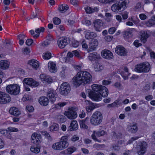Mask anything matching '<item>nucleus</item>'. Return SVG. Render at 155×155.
Masks as SVG:
<instances>
[{"instance_id":"f257e3e1","label":"nucleus","mask_w":155,"mask_h":155,"mask_svg":"<svg viewBox=\"0 0 155 155\" xmlns=\"http://www.w3.org/2000/svg\"><path fill=\"white\" fill-rule=\"evenodd\" d=\"M92 80V77L87 71H82L78 72L72 79L73 85L76 87L81 85L89 84Z\"/></svg>"},{"instance_id":"f03ea898","label":"nucleus","mask_w":155,"mask_h":155,"mask_svg":"<svg viewBox=\"0 0 155 155\" xmlns=\"http://www.w3.org/2000/svg\"><path fill=\"white\" fill-rule=\"evenodd\" d=\"M128 3V0H120L118 3L113 4L111 7V9L115 12L123 11L127 8Z\"/></svg>"},{"instance_id":"7ed1b4c3","label":"nucleus","mask_w":155,"mask_h":155,"mask_svg":"<svg viewBox=\"0 0 155 155\" xmlns=\"http://www.w3.org/2000/svg\"><path fill=\"white\" fill-rule=\"evenodd\" d=\"M102 119L103 116L101 113L96 111L92 114L91 117L90 122L92 125H98L102 122Z\"/></svg>"},{"instance_id":"20e7f679","label":"nucleus","mask_w":155,"mask_h":155,"mask_svg":"<svg viewBox=\"0 0 155 155\" xmlns=\"http://www.w3.org/2000/svg\"><path fill=\"white\" fill-rule=\"evenodd\" d=\"M150 68V66L149 63L145 62L136 65L134 70L138 73H147Z\"/></svg>"},{"instance_id":"39448f33","label":"nucleus","mask_w":155,"mask_h":155,"mask_svg":"<svg viewBox=\"0 0 155 155\" xmlns=\"http://www.w3.org/2000/svg\"><path fill=\"white\" fill-rule=\"evenodd\" d=\"M6 90L10 94L16 95L19 93L20 87L17 84H10L6 86Z\"/></svg>"},{"instance_id":"423d86ee","label":"nucleus","mask_w":155,"mask_h":155,"mask_svg":"<svg viewBox=\"0 0 155 155\" xmlns=\"http://www.w3.org/2000/svg\"><path fill=\"white\" fill-rule=\"evenodd\" d=\"M147 144L145 142H141L137 146V152L139 155H143L146 151Z\"/></svg>"},{"instance_id":"0eeeda50","label":"nucleus","mask_w":155,"mask_h":155,"mask_svg":"<svg viewBox=\"0 0 155 155\" xmlns=\"http://www.w3.org/2000/svg\"><path fill=\"white\" fill-rule=\"evenodd\" d=\"M70 39L67 37H62L59 38L57 41L58 45L60 48H64L70 42Z\"/></svg>"},{"instance_id":"6e6552de","label":"nucleus","mask_w":155,"mask_h":155,"mask_svg":"<svg viewBox=\"0 0 155 155\" xmlns=\"http://www.w3.org/2000/svg\"><path fill=\"white\" fill-rule=\"evenodd\" d=\"M71 87L69 84L67 82L63 83L60 87V93L62 95H66L70 91Z\"/></svg>"},{"instance_id":"1a4fd4ad","label":"nucleus","mask_w":155,"mask_h":155,"mask_svg":"<svg viewBox=\"0 0 155 155\" xmlns=\"http://www.w3.org/2000/svg\"><path fill=\"white\" fill-rule=\"evenodd\" d=\"M11 101V98L8 94L0 91V104H5L8 103Z\"/></svg>"},{"instance_id":"9d476101","label":"nucleus","mask_w":155,"mask_h":155,"mask_svg":"<svg viewBox=\"0 0 155 155\" xmlns=\"http://www.w3.org/2000/svg\"><path fill=\"white\" fill-rule=\"evenodd\" d=\"M31 142L36 145H39L41 142V135L39 134L36 133H33L31 136Z\"/></svg>"},{"instance_id":"9b49d317","label":"nucleus","mask_w":155,"mask_h":155,"mask_svg":"<svg viewBox=\"0 0 155 155\" xmlns=\"http://www.w3.org/2000/svg\"><path fill=\"white\" fill-rule=\"evenodd\" d=\"M74 109L73 107L69 108L67 111L64 113V115L70 119H73L76 118L77 116V114Z\"/></svg>"},{"instance_id":"f8f14e48","label":"nucleus","mask_w":155,"mask_h":155,"mask_svg":"<svg viewBox=\"0 0 155 155\" xmlns=\"http://www.w3.org/2000/svg\"><path fill=\"white\" fill-rule=\"evenodd\" d=\"M24 84H26L30 86L36 87L39 85V83L36 82L32 78H25L23 81Z\"/></svg>"},{"instance_id":"ddd939ff","label":"nucleus","mask_w":155,"mask_h":155,"mask_svg":"<svg viewBox=\"0 0 155 155\" xmlns=\"http://www.w3.org/2000/svg\"><path fill=\"white\" fill-rule=\"evenodd\" d=\"M67 147L66 143L64 142L62 143L61 141L54 143L52 146V147L54 149L57 150H62Z\"/></svg>"},{"instance_id":"4468645a","label":"nucleus","mask_w":155,"mask_h":155,"mask_svg":"<svg viewBox=\"0 0 155 155\" xmlns=\"http://www.w3.org/2000/svg\"><path fill=\"white\" fill-rule=\"evenodd\" d=\"M116 53L118 55L124 56L126 55L127 52L125 48L121 45H118L115 49Z\"/></svg>"},{"instance_id":"2eb2a0df","label":"nucleus","mask_w":155,"mask_h":155,"mask_svg":"<svg viewBox=\"0 0 155 155\" xmlns=\"http://www.w3.org/2000/svg\"><path fill=\"white\" fill-rule=\"evenodd\" d=\"M88 94L89 97L94 101H99L101 100L102 97L101 95L96 93L95 92L91 91L89 92Z\"/></svg>"},{"instance_id":"dca6fc26","label":"nucleus","mask_w":155,"mask_h":155,"mask_svg":"<svg viewBox=\"0 0 155 155\" xmlns=\"http://www.w3.org/2000/svg\"><path fill=\"white\" fill-rule=\"evenodd\" d=\"M56 95V92L53 90H49L47 93V96L52 103L55 101Z\"/></svg>"},{"instance_id":"f3484780","label":"nucleus","mask_w":155,"mask_h":155,"mask_svg":"<svg viewBox=\"0 0 155 155\" xmlns=\"http://www.w3.org/2000/svg\"><path fill=\"white\" fill-rule=\"evenodd\" d=\"M98 45V41L96 39H92L91 40L89 45L88 52L94 51Z\"/></svg>"},{"instance_id":"a211bd4d","label":"nucleus","mask_w":155,"mask_h":155,"mask_svg":"<svg viewBox=\"0 0 155 155\" xmlns=\"http://www.w3.org/2000/svg\"><path fill=\"white\" fill-rule=\"evenodd\" d=\"M101 54L103 58L107 59H111L113 58L112 53L108 50H104L102 51Z\"/></svg>"},{"instance_id":"6ab92c4d","label":"nucleus","mask_w":155,"mask_h":155,"mask_svg":"<svg viewBox=\"0 0 155 155\" xmlns=\"http://www.w3.org/2000/svg\"><path fill=\"white\" fill-rule=\"evenodd\" d=\"M94 27L97 31H101V27L103 25V23L102 21L100 19H97L94 22Z\"/></svg>"},{"instance_id":"aec40b11","label":"nucleus","mask_w":155,"mask_h":155,"mask_svg":"<svg viewBox=\"0 0 155 155\" xmlns=\"http://www.w3.org/2000/svg\"><path fill=\"white\" fill-rule=\"evenodd\" d=\"M78 128V125L77 122L76 120L71 121L70 126L69 127L68 130V131L75 130Z\"/></svg>"},{"instance_id":"412c9836","label":"nucleus","mask_w":155,"mask_h":155,"mask_svg":"<svg viewBox=\"0 0 155 155\" xmlns=\"http://www.w3.org/2000/svg\"><path fill=\"white\" fill-rule=\"evenodd\" d=\"M49 71L52 73H55L57 71L56 64L52 61H50L48 64Z\"/></svg>"},{"instance_id":"4be33fe9","label":"nucleus","mask_w":155,"mask_h":155,"mask_svg":"<svg viewBox=\"0 0 155 155\" xmlns=\"http://www.w3.org/2000/svg\"><path fill=\"white\" fill-rule=\"evenodd\" d=\"M9 112L11 114L16 117H18L21 114L20 111L15 107H11L9 110Z\"/></svg>"},{"instance_id":"5701e85b","label":"nucleus","mask_w":155,"mask_h":155,"mask_svg":"<svg viewBox=\"0 0 155 155\" xmlns=\"http://www.w3.org/2000/svg\"><path fill=\"white\" fill-rule=\"evenodd\" d=\"M140 34L141 38H143L142 40L145 42L146 41V39L151 35V33L150 31L147 30V31H141Z\"/></svg>"},{"instance_id":"b1692460","label":"nucleus","mask_w":155,"mask_h":155,"mask_svg":"<svg viewBox=\"0 0 155 155\" xmlns=\"http://www.w3.org/2000/svg\"><path fill=\"white\" fill-rule=\"evenodd\" d=\"M85 103L87 105L86 110L88 112H90L94 109L95 106L94 104L90 101L86 100Z\"/></svg>"},{"instance_id":"393cba45","label":"nucleus","mask_w":155,"mask_h":155,"mask_svg":"<svg viewBox=\"0 0 155 155\" xmlns=\"http://www.w3.org/2000/svg\"><path fill=\"white\" fill-rule=\"evenodd\" d=\"M9 63L7 60H2L0 61V68L2 69H8L9 66Z\"/></svg>"},{"instance_id":"a878e982","label":"nucleus","mask_w":155,"mask_h":155,"mask_svg":"<svg viewBox=\"0 0 155 155\" xmlns=\"http://www.w3.org/2000/svg\"><path fill=\"white\" fill-rule=\"evenodd\" d=\"M28 63L35 69H37L39 66V62L36 60H30L28 61Z\"/></svg>"},{"instance_id":"bb28decb","label":"nucleus","mask_w":155,"mask_h":155,"mask_svg":"<svg viewBox=\"0 0 155 155\" xmlns=\"http://www.w3.org/2000/svg\"><path fill=\"white\" fill-rule=\"evenodd\" d=\"M39 102L41 105L46 106L48 103V99L46 97L42 96L40 98Z\"/></svg>"},{"instance_id":"cd10ccee","label":"nucleus","mask_w":155,"mask_h":155,"mask_svg":"<svg viewBox=\"0 0 155 155\" xmlns=\"http://www.w3.org/2000/svg\"><path fill=\"white\" fill-rule=\"evenodd\" d=\"M145 25L148 27H150L155 25V15L153 16L150 19L145 22Z\"/></svg>"},{"instance_id":"c85d7f7f","label":"nucleus","mask_w":155,"mask_h":155,"mask_svg":"<svg viewBox=\"0 0 155 155\" xmlns=\"http://www.w3.org/2000/svg\"><path fill=\"white\" fill-rule=\"evenodd\" d=\"M99 94L101 95V97H106L108 94V90L105 87L103 86L101 87V89L99 92Z\"/></svg>"},{"instance_id":"c756f323","label":"nucleus","mask_w":155,"mask_h":155,"mask_svg":"<svg viewBox=\"0 0 155 155\" xmlns=\"http://www.w3.org/2000/svg\"><path fill=\"white\" fill-rule=\"evenodd\" d=\"M100 58L99 54L97 53H93L89 54L88 59L91 61H94L96 59H99Z\"/></svg>"},{"instance_id":"7c9ffc66","label":"nucleus","mask_w":155,"mask_h":155,"mask_svg":"<svg viewBox=\"0 0 155 155\" xmlns=\"http://www.w3.org/2000/svg\"><path fill=\"white\" fill-rule=\"evenodd\" d=\"M88 120V118H86L84 120H80V125L81 128L83 129H87L88 128V126L86 124V121Z\"/></svg>"},{"instance_id":"2f4dec72","label":"nucleus","mask_w":155,"mask_h":155,"mask_svg":"<svg viewBox=\"0 0 155 155\" xmlns=\"http://www.w3.org/2000/svg\"><path fill=\"white\" fill-rule=\"evenodd\" d=\"M68 8L69 7L68 5L64 4L59 6L58 10L60 12L63 13L65 12Z\"/></svg>"},{"instance_id":"473e14b6","label":"nucleus","mask_w":155,"mask_h":155,"mask_svg":"<svg viewBox=\"0 0 155 155\" xmlns=\"http://www.w3.org/2000/svg\"><path fill=\"white\" fill-rule=\"evenodd\" d=\"M97 36V35L95 33L93 32H88L85 34V38L87 39H91L93 38H95Z\"/></svg>"},{"instance_id":"72a5a7b5","label":"nucleus","mask_w":155,"mask_h":155,"mask_svg":"<svg viewBox=\"0 0 155 155\" xmlns=\"http://www.w3.org/2000/svg\"><path fill=\"white\" fill-rule=\"evenodd\" d=\"M124 70L125 72V74H124V73L122 72H121L120 74L124 79L126 80L128 78V77L130 73L128 72V69L127 67L124 68Z\"/></svg>"},{"instance_id":"f704fd0d","label":"nucleus","mask_w":155,"mask_h":155,"mask_svg":"<svg viewBox=\"0 0 155 155\" xmlns=\"http://www.w3.org/2000/svg\"><path fill=\"white\" fill-rule=\"evenodd\" d=\"M127 128L128 130L132 133H135L137 130V127L136 124L128 126Z\"/></svg>"},{"instance_id":"c9c22d12","label":"nucleus","mask_w":155,"mask_h":155,"mask_svg":"<svg viewBox=\"0 0 155 155\" xmlns=\"http://www.w3.org/2000/svg\"><path fill=\"white\" fill-rule=\"evenodd\" d=\"M103 86L101 85L97 84H94L91 86L92 90L94 91L100 92L101 89V87Z\"/></svg>"},{"instance_id":"e433bc0d","label":"nucleus","mask_w":155,"mask_h":155,"mask_svg":"<svg viewBox=\"0 0 155 155\" xmlns=\"http://www.w3.org/2000/svg\"><path fill=\"white\" fill-rule=\"evenodd\" d=\"M132 36V30H129L125 31L124 32V38L128 39L131 37Z\"/></svg>"},{"instance_id":"4c0bfd02","label":"nucleus","mask_w":155,"mask_h":155,"mask_svg":"<svg viewBox=\"0 0 155 155\" xmlns=\"http://www.w3.org/2000/svg\"><path fill=\"white\" fill-rule=\"evenodd\" d=\"M77 150L76 147L74 146H72L69 147L66 150V153L68 154H71L73 152H75Z\"/></svg>"},{"instance_id":"58836bf2","label":"nucleus","mask_w":155,"mask_h":155,"mask_svg":"<svg viewBox=\"0 0 155 155\" xmlns=\"http://www.w3.org/2000/svg\"><path fill=\"white\" fill-rule=\"evenodd\" d=\"M50 130L51 131H57L59 130V125L56 123H54L53 125L49 127Z\"/></svg>"},{"instance_id":"ea45409f","label":"nucleus","mask_w":155,"mask_h":155,"mask_svg":"<svg viewBox=\"0 0 155 155\" xmlns=\"http://www.w3.org/2000/svg\"><path fill=\"white\" fill-rule=\"evenodd\" d=\"M94 68L95 71H98L103 70L104 67L101 64L99 63H96L94 66Z\"/></svg>"},{"instance_id":"a19ab883","label":"nucleus","mask_w":155,"mask_h":155,"mask_svg":"<svg viewBox=\"0 0 155 155\" xmlns=\"http://www.w3.org/2000/svg\"><path fill=\"white\" fill-rule=\"evenodd\" d=\"M43 58L45 60H48L50 59L51 57V54L49 52H47L43 54Z\"/></svg>"},{"instance_id":"79ce46f5","label":"nucleus","mask_w":155,"mask_h":155,"mask_svg":"<svg viewBox=\"0 0 155 155\" xmlns=\"http://www.w3.org/2000/svg\"><path fill=\"white\" fill-rule=\"evenodd\" d=\"M69 136L66 135L62 136L61 138V141H60L62 143L64 142V143H66V145H67V146L68 147V143L67 141L68 139Z\"/></svg>"},{"instance_id":"37998d69","label":"nucleus","mask_w":155,"mask_h":155,"mask_svg":"<svg viewBox=\"0 0 155 155\" xmlns=\"http://www.w3.org/2000/svg\"><path fill=\"white\" fill-rule=\"evenodd\" d=\"M85 11L87 13H91L94 12L95 11H98V10L96 8H94V9H93L91 7H87L85 9Z\"/></svg>"},{"instance_id":"c03bdc74","label":"nucleus","mask_w":155,"mask_h":155,"mask_svg":"<svg viewBox=\"0 0 155 155\" xmlns=\"http://www.w3.org/2000/svg\"><path fill=\"white\" fill-rule=\"evenodd\" d=\"M66 103L65 102H60L55 105V108L57 109H60L61 107L65 105Z\"/></svg>"},{"instance_id":"a18cd8bd","label":"nucleus","mask_w":155,"mask_h":155,"mask_svg":"<svg viewBox=\"0 0 155 155\" xmlns=\"http://www.w3.org/2000/svg\"><path fill=\"white\" fill-rule=\"evenodd\" d=\"M31 151L35 153H38L40 151V149L38 148L35 147H31L30 148Z\"/></svg>"},{"instance_id":"49530a36","label":"nucleus","mask_w":155,"mask_h":155,"mask_svg":"<svg viewBox=\"0 0 155 155\" xmlns=\"http://www.w3.org/2000/svg\"><path fill=\"white\" fill-rule=\"evenodd\" d=\"M105 134V132L103 130H101L95 132V134L96 136L98 137L103 136Z\"/></svg>"},{"instance_id":"de8ad7c7","label":"nucleus","mask_w":155,"mask_h":155,"mask_svg":"<svg viewBox=\"0 0 155 155\" xmlns=\"http://www.w3.org/2000/svg\"><path fill=\"white\" fill-rule=\"evenodd\" d=\"M31 98V96L28 94L25 95L23 98V101H26L30 100Z\"/></svg>"},{"instance_id":"09e8293b","label":"nucleus","mask_w":155,"mask_h":155,"mask_svg":"<svg viewBox=\"0 0 155 155\" xmlns=\"http://www.w3.org/2000/svg\"><path fill=\"white\" fill-rule=\"evenodd\" d=\"M53 23L55 24L58 25L61 23L60 19L57 17H55L53 18Z\"/></svg>"},{"instance_id":"8fccbe9b","label":"nucleus","mask_w":155,"mask_h":155,"mask_svg":"<svg viewBox=\"0 0 155 155\" xmlns=\"http://www.w3.org/2000/svg\"><path fill=\"white\" fill-rule=\"evenodd\" d=\"M8 131V130L5 129H1L0 130V132L1 134L5 137L6 136Z\"/></svg>"},{"instance_id":"3c124183","label":"nucleus","mask_w":155,"mask_h":155,"mask_svg":"<svg viewBox=\"0 0 155 155\" xmlns=\"http://www.w3.org/2000/svg\"><path fill=\"white\" fill-rule=\"evenodd\" d=\"M82 66V65L81 64H79L78 65L74 64L73 65L74 68L77 71H80L81 70Z\"/></svg>"},{"instance_id":"603ef678","label":"nucleus","mask_w":155,"mask_h":155,"mask_svg":"<svg viewBox=\"0 0 155 155\" xmlns=\"http://www.w3.org/2000/svg\"><path fill=\"white\" fill-rule=\"evenodd\" d=\"M8 131L11 132H16L18 131V128L15 127H9L8 128Z\"/></svg>"},{"instance_id":"864d4df0","label":"nucleus","mask_w":155,"mask_h":155,"mask_svg":"<svg viewBox=\"0 0 155 155\" xmlns=\"http://www.w3.org/2000/svg\"><path fill=\"white\" fill-rule=\"evenodd\" d=\"M139 18L140 19L144 20L147 18V16L144 14H140L139 15Z\"/></svg>"},{"instance_id":"5fc2aeb1","label":"nucleus","mask_w":155,"mask_h":155,"mask_svg":"<svg viewBox=\"0 0 155 155\" xmlns=\"http://www.w3.org/2000/svg\"><path fill=\"white\" fill-rule=\"evenodd\" d=\"M95 132H96V131H94V133L93 134H92L91 137L92 138V139L96 141H97L98 142H101V140H99L97 139V138L96 137V134H95Z\"/></svg>"},{"instance_id":"6e6d98bb","label":"nucleus","mask_w":155,"mask_h":155,"mask_svg":"<svg viewBox=\"0 0 155 155\" xmlns=\"http://www.w3.org/2000/svg\"><path fill=\"white\" fill-rule=\"evenodd\" d=\"M26 109L27 111L29 112H32L34 110L33 107L32 106L29 105L26 106Z\"/></svg>"},{"instance_id":"4d7b16f0","label":"nucleus","mask_w":155,"mask_h":155,"mask_svg":"<svg viewBox=\"0 0 155 155\" xmlns=\"http://www.w3.org/2000/svg\"><path fill=\"white\" fill-rule=\"evenodd\" d=\"M73 54L75 56L79 58H81V57L80 56V54L78 52L77 50H74L72 51Z\"/></svg>"},{"instance_id":"13d9d810","label":"nucleus","mask_w":155,"mask_h":155,"mask_svg":"<svg viewBox=\"0 0 155 155\" xmlns=\"http://www.w3.org/2000/svg\"><path fill=\"white\" fill-rule=\"evenodd\" d=\"M30 52L29 48H24L23 51V54L25 55H27Z\"/></svg>"},{"instance_id":"bf43d9fd","label":"nucleus","mask_w":155,"mask_h":155,"mask_svg":"<svg viewBox=\"0 0 155 155\" xmlns=\"http://www.w3.org/2000/svg\"><path fill=\"white\" fill-rule=\"evenodd\" d=\"M79 139V137L76 135H73L71 138V140L74 142L77 140H78Z\"/></svg>"},{"instance_id":"052dcab7","label":"nucleus","mask_w":155,"mask_h":155,"mask_svg":"<svg viewBox=\"0 0 155 155\" xmlns=\"http://www.w3.org/2000/svg\"><path fill=\"white\" fill-rule=\"evenodd\" d=\"M45 30V28L44 27H41L40 28H37L35 30V31L36 33L39 34L41 32H43Z\"/></svg>"},{"instance_id":"680f3d73","label":"nucleus","mask_w":155,"mask_h":155,"mask_svg":"<svg viewBox=\"0 0 155 155\" xmlns=\"http://www.w3.org/2000/svg\"><path fill=\"white\" fill-rule=\"evenodd\" d=\"M17 39L19 40H25V35L24 34H20L17 36Z\"/></svg>"},{"instance_id":"e2e57ef3","label":"nucleus","mask_w":155,"mask_h":155,"mask_svg":"<svg viewBox=\"0 0 155 155\" xmlns=\"http://www.w3.org/2000/svg\"><path fill=\"white\" fill-rule=\"evenodd\" d=\"M139 138V137H132L128 142H127V144H130L131 143H132V142L135 140H136L138 138Z\"/></svg>"},{"instance_id":"0e129e2a","label":"nucleus","mask_w":155,"mask_h":155,"mask_svg":"<svg viewBox=\"0 0 155 155\" xmlns=\"http://www.w3.org/2000/svg\"><path fill=\"white\" fill-rule=\"evenodd\" d=\"M50 43V41L48 40H46L42 43L41 45L44 47L47 46L49 45Z\"/></svg>"},{"instance_id":"69168bd1","label":"nucleus","mask_w":155,"mask_h":155,"mask_svg":"<svg viewBox=\"0 0 155 155\" xmlns=\"http://www.w3.org/2000/svg\"><path fill=\"white\" fill-rule=\"evenodd\" d=\"M42 133L43 135L45 136L46 137L49 139H51V137L50 135L47 131H43L42 132Z\"/></svg>"},{"instance_id":"338daca9","label":"nucleus","mask_w":155,"mask_h":155,"mask_svg":"<svg viewBox=\"0 0 155 155\" xmlns=\"http://www.w3.org/2000/svg\"><path fill=\"white\" fill-rule=\"evenodd\" d=\"M113 38V37L111 35H107L105 37L104 39L107 41L109 42L112 40Z\"/></svg>"},{"instance_id":"774afa93","label":"nucleus","mask_w":155,"mask_h":155,"mask_svg":"<svg viewBox=\"0 0 155 155\" xmlns=\"http://www.w3.org/2000/svg\"><path fill=\"white\" fill-rule=\"evenodd\" d=\"M116 31V28L114 27L110 28L108 30L109 33L110 34H114Z\"/></svg>"}]
</instances>
